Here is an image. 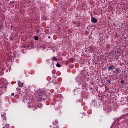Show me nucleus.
I'll use <instances>...</instances> for the list:
<instances>
[{"label":"nucleus","instance_id":"nucleus-1","mask_svg":"<svg viewBox=\"0 0 128 128\" xmlns=\"http://www.w3.org/2000/svg\"><path fill=\"white\" fill-rule=\"evenodd\" d=\"M116 75H114V76H118L120 72H122V70L120 68H117L116 70Z\"/></svg>","mask_w":128,"mask_h":128},{"label":"nucleus","instance_id":"nucleus-2","mask_svg":"<svg viewBox=\"0 0 128 128\" xmlns=\"http://www.w3.org/2000/svg\"><path fill=\"white\" fill-rule=\"evenodd\" d=\"M91 22L92 24H96L98 22V19L96 18L92 17Z\"/></svg>","mask_w":128,"mask_h":128},{"label":"nucleus","instance_id":"nucleus-3","mask_svg":"<svg viewBox=\"0 0 128 128\" xmlns=\"http://www.w3.org/2000/svg\"><path fill=\"white\" fill-rule=\"evenodd\" d=\"M116 70L114 66H111L108 68V72H110V70Z\"/></svg>","mask_w":128,"mask_h":128},{"label":"nucleus","instance_id":"nucleus-4","mask_svg":"<svg viewBox=\"0 0 128 128\" xmlns=\"http://www.w3.org/2000/svg\"><path fill=\"white\" fill-rule=\"evenodd\" d=\"M18 82L19 88H22L24 86V83L22 82L20 80H18Z\"/></svg>","mask_w":128,"mask_h":128},{"label":"nucleus","instance_id":"nucleus-5","mask_svg":"<svg viewBox=\"0 0 128 128\" xmlns=\"http://www.w3.org/2000/svg\"><path fill=\"white\" fill-rule=\"evenodd\" d=\"M41 98L43 100H46L47 96L46 94H43L42 95H41Z\"/></svg>","mask_w":128,"mask_h":128},{"label":"nucleus","instance_id":"nucleus-6","mask_svg":"<svg viewBox=\"0 0 128 128\" xmlns=\"http://www.w3.org/2000/svg\"><path fill=\"white\" fill-rule=\"evenodd\" d=\"M54 62H58V58H56V57H54L52 58V62H54Z\"/></svg>","mask_w":128,"mask_h":128},{"label":"nucleus","instance_id":"nucleus-7","mask_svg":"<svg viewBox=\"0 0 128 128\" xmlns=\"http://www.w3.org/2000/svg\"><path fill=\"white\" fill-rule=\"evenodd\" d=\"M1 116L4 120H6V116H4V115H2Z\"/></svg>","mask_w":128,"mask_h":128},{"label":"nucleus","instance_id":"nucleus-8","mask_svg":"<svg viewBox=\"0 0 128 128\" xmlns=\"http://www.w3.org/2000/svg\"><path fill=\"white\" fill-rule=\"evenodd\" d=\"M38 36H36L35 37H34V40H36V42H38Z\"/></svg>","mask_w":128,"mask_h":128},{"label":"nucleus","instance_id":"nucleus-9","mask_svg":"<svg viewBox=\"0 0 128 128\" xmlns=\"http://www.w3.org/2000/svg\"><path fill=\"white\" fill-rule=\"evenodd\" d=\"M96 99L92 100V104H96Z\"/></svg>","mask_w":128,"mask_h":128},{"label":"nucleus","instance_id":"nucleus-10","mask_svg":"<svg viewBox=\"0 0 128 128\" xmlns=\"http://www.w3.org/2000/svg\"><path fill=\"white\" fill-rule=\"evenodd\" d=\"M56 66L57 68H60L61 66L60 64L59 63H58L56 64Z\"/></svg>","mask_w":128,"mask_h":128},{"label":"nucleus","instance_id":"nucleus-11","mask_svg":"<svg viewBox=\"0 0 128 128\" xmlns=\"http://www.w3.org/2000/svg\"><path fill=\"white\" fill-rule=\"evenodd\" d=\"M9 40H12V42H14V38L12 37L10 38Z\"/></svg>","mask_w":128,"mask_h":128},{"label":"nucleus","instance_id":"nucleus-12","mask_svg":"<svg viewBox=\"0 0 128 128\" xmlns=\"http://www.w3.org/2000/svg\"><path fill=\"white\" fill-rule=\"evenodd\" d=\"M4 124L6 126L4 127L3 128H10V126H8V125H6V124Z\"/></svg>","mask_w":128,"mask_h":128},{"label":"nucleus","instance_id":"nucleus-13","mask_svg":"<svg viewBox=\"0 0 128 128\" xmlns=\"http://www.w3.org/2000/svg\"><path fill=\"white\" fill-rule=\"evenodd\" d=\"M124 82H124V80H122V81H121V84H124Z\"/></svg>","mask_w":128,"mask_h":128},{"label":"nucleus","instance_id":"nucleus-14","mask_svg":"<svg viewBox=\"0 0 128 128\" xmlns=\"http://www.w3.org/2000/svg\"><path fill=\"white\" fill-rule=\"evenodd\" d=\"M106 81L108 82V84H111L112 82L110 80H106Z\"/></svg>","mask_w":128,"mask_h":128},{"label":"nucleus","instance_id":"nucleus-15","mask_svg":"<svg viewBox=\"0 0 128 128\" xmlns=\"http://www.w3.org/2000/svg\"><path fill=\"white\" fill-rule=\"evenodd\" d=\"M12 96H14V93H12Z\"/></svg>","mask_w":128,"mask_h":128},{"label":"nucleus","instance_id":"nucleus-16","mask_svg":"<svg viewBox=\"0 0 128 128\" xmlns=\"http://www.w3.org/2000/svg\"><path fill=\"white\" fill-rule=\"evenodd\" d=\"M85 52H86V54H87V52H88V50H85Z\"/></svg>","mask_w":128,"mask_h":128},{"label":"nucleus","instance_id":"nucleus-17","mask_svg":"<svg viewBox=\"0 0 128 128\" xmlns=\"http://www.w3.org/2000/svg\"><path fill=\"white\" fill-rule=\"evenodd\" d=\"M36 32H37V34H40V30H37Z\"/></svg>","mask_w":128,"mask_h":128},{"label":"nucleus","instance_id":"nucleus-18","mask_svg":"<svg viewBox=\"0 0 128 128\" xmlns=\"http://www.w3.org/2000/svg\"><path fill=\"white\" fill-rule=\"evenodd\" d=\"M48 38L49 40H50V36H48Z\"/></svg>","mask_w":128,"mask_h":128}]
</instances>
